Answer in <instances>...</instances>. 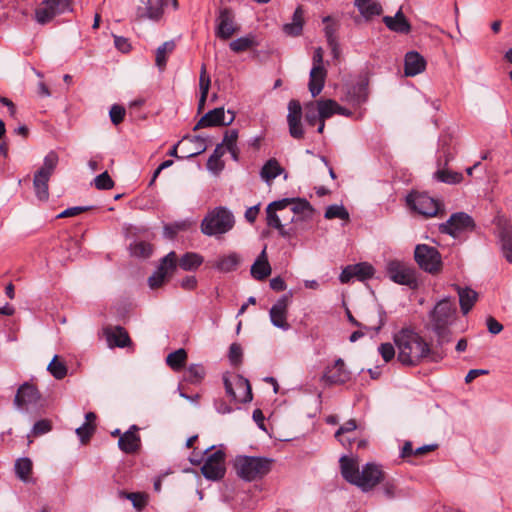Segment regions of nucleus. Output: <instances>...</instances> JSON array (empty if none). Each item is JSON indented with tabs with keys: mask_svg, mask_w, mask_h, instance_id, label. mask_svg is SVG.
<instances>
[{
	"mask_svg": "<svg viewBox=\"0 0 512 512\" xmlns=\"http://www.w3.org/2000/svg\"><path fill=\"white\" fill-rule=\"evenodd\" d=\"M398 348V360L407 366H416L424 359H437L429 344L416 332L402 329L394 336Z\"/></svg>",
	"mask_w": 512,
	"mask_h": 512,
	"instance_id": "obj_1",
	"label": "nucleus"
},
{
	"mask_svg": "<svg viewBox=\"0 0 512 512\" xmlns=\"http://www.w3.org/2000/svg\"><path fill=\"white\" fill-rule=\"evenodd\" d=\"M340 466L343 478L359 487L363 492L371 491L384 480V472L375 463H366L360 471L353 459L342 456L340 458Z\"/></svg>",
	"mask_w": 512,
	"mask_h": 512,
	"instance_id": "obj_2",
	"label": "nucleus"
},
{
	"mask_svg": "<svg viewBox=\"0 0 512 512\" xmlns=\"http://www.w3.org/2000/svg\"><path fill=\"white\" fill-rule=\"evenodd\" d=\"M455 316L456 307L448 298L437 302L430 311L426 328L436 334L440 345L449 342L450 326L453 324Z\"/></svg>",
	"mask_w": 512,
	"mask_h": 512,
	"instance_id": "obj_3",
	"label": "nucleus"
},
{
	"mask_svg": "<svg viewBox=\"0 0 512 512\" xmlns=\"http://www.w3.org/2000/svg\"><path fill=\"white\" fill-rule=\"evenodd\" d=\"M270 459L239 455L235 458L234 468L237 475L248 482L263 478L271 470Z\"/></svg>",
	"mask_w": 512,
	"mask_h": 512,
	"instance_id": "obj_4",
	"label": "nucleus"
},
{
	"mask_svg": "<svg viewBox=\"0 0 512 512\" xmlns=\"http://www.w3.org/2000/svg\"><path fill=\"white\" fill-rule=\"evenodd\" d=\"M235 223L234 215L225 207L209 211L201 222V232L207 236H218L230 231Z\"/></svg>",
	"mask_w": 512,
	"mask_h": 512,
	"instance_id": "obj_5",
	"label": "nucleus"
},
{
	"mask_svg": "<svg viewBox=\"0 0 512 512\" xmlns=\"http://www.w3.org/2000/svg\"><path fill=\"white\" fill-rule=\"evenodd\" d=\"M59 157L56 152L50 151L43 160V165L35 172L33 187L35 195L40 201H47L49 198L48 182L57 167Z\"/></svg>",
	"mask_w": 512,
	"mask_h": 512,
	"instance_id": "obj_6",
	"label": "nucleus"
},
{
	"mask_svg": "<svg viewBox=\"0 0 512 512\" xmlns=\"http://www.w3.org/2000/svg\"><path fill=\"white\" fill-rule=\"evenodd\" d=\"M291 204V200L289 198H284L278 201L271 202L266 208V222L267 225L271 228L277 229L280 236L291 241L294 237L297 236V227L292 226L289 228H285L284 223H281L279 212H285L287 207Z\"/></svg>",
	"mask_w": 512,
	"mask_h": 512,
	"instance_id": "obj_7",
	"label": "nucleus"
},
{
	"mask_svg": "<svg viewBox=\"0 0 512 512\" xmlns=\"http://www.w3.org/2000/svg\"><path fill=\"white\" fill-rule=\"evenodd\" d=\"M414 259L423 271L432 275L438 274L442 270L441 255L433 246L418 244L415 247Z\"/></svg>",
	"mask_w": 512,
	"mask_h": 512,
	"instance_id": "obj_8",
	"label": "nucleus"
},
{
	"mask_svg": "<svg viewBox=\"0 0 512 512\" xmlns=\"http://www.w3.org/2000/svg\"><path fill=\"white\" fill-rule=\"evenodd\" d=\"M387 273L389 278L400 285H406L411 289L418 287L416 270L400 261H390L387 264Z\"/></svg>",
	"mask_w": 512,
	"mask_h": 512,
	"instance_id": "obj_9",
	"label": "nucleus"
},
{
	"mask_svg": "<svg viewBox=\"0 0 512 512\" xmlns=\"http://www.w3.org/2000/svg\"><path fill=\"white\" fill-rule=\"evenodd\" d=\"M323 49L318 47L314 50L313 66L309 75V91L312 97L319 95L324 87L327 71L323 66Z\"/></svg>",
	"mask_w": 512,
	"mask_h": 512,
	"instance_id": "obj_10",
	"label": "nucleus"
},
{
	"mask_svg": "<svg viewBox=\"0 0 512 512\" xmlns=\"http://www.w3.org/2000/svg\"><path fill=\"white\" fill-rule=\"evenodd\" d=\"M226 394L236 403H247L252 400V390L249 381L243 376H236L233 381L224 377Z\"/></svg>",
	"mask_w": 512,
	"mask_h": 512,
	"instance_id": "obj_11",
	"label": "nucleus"
},
{
	"mask_svg": "<svg viewBox=\"0 0 512 512\" xmlns=\"http://www.w3.org/2000/svg\"><path fill=\"white\" fill-rule=\"evenodd\" d=\"M407 204L417 213L432 217L437 215L440 209V203L430 197L427 193H410L406 198Z\"/></svg>",
	"mask_w": 512,
	"mask_h": 512,
	"instance_id": "obj_12",
	"label": "nucleus"
},
{
	"mask_svg": "<svg viewBox=\"0 0 512 512\" xmlns=\"http://www.w3.org/2000/svg\"><path fill=\"white\" fill-rule=\"evenodd\" d=\"M203 476L208 480L217 481L225 474V455L221 450L208 453L201 467Z\"/></svg>",
	"mask_w": 512,
	"mask_h": 512,
	"instance_id": "obj_13",
	"label": "nucleus"
},
{
	"mask_svg": "<svg viewBox=\"0 0 512 512\" xmlns=\"http://www.w3.org/2000/svg\"><path fill=\"white\" fill-rule=\"evenodd\" d=\"M474 228L473 219L464 212L452 214L449 219L439 225L441 233L457 237L461 232L472 230Z\"/></svg>",
	"mask_w": 512,
	"mask_h": 512,
	"instance_id": "obj_14",
	"label": "nucleus"
},
{
	"mask_svg": "<svg viewBox=\"0 0 512 512\" xmlns=\"http://www.w3.org/2000/svg\"><path fill=\"white\" fill-rule=\"evenodd\" d=\"M234 119L235 114L233 111L228 110L226 115L224 108H215L202 116L193 130L196 131L198 129L215 126H228L233 123Z\"/></svg>",
	"mask_w": 512,
	"mask_h": 512,
	"instance_id": "obj_15",
	"label": "nucleus"
},
{
	"mask_svg": "<svg viewBox=\"0 0 512 512\" xmlns=\"http://www.w3.org/2000/svg\"><path fill=\"white\" fill-rule=\"evenodd\" d=\"M289 303L290 295L285 294L281 296L269 310L272 325L283 331L290 329V324L287 321Z\"/></svg>",
	"mask_w": 512,
	"mask_h": 512,
	"instance_id": "obj_16",
	"label": "nucleus"
},
{
	"mask_svg": "<svg viewBox=\"0 0 512 512\" xmlns=\"http://www.w3.org/2000/svg\"><path fill=\"white\" fill-rule=\"evenodd\" d=\"M350 378L351 373L347 370L344 360L338 358L333 365L326 367L321 380L328 385H342L348 382Z\"/></svg>",
	"mask_w": 512,
	"mask_h": 512,
	"instance_id": "obj_17",
	"label": "nucleus"
},
{
	"mask_svg": "<svg viewBox=\"0 0 512 512\" xmlns=\"http://www.w3.org/2000/svg\"><path fill=\"white\" fill-rule=\"evenodd\" d=\"M302 107L298 100H290L288 103L287 123L289 134L294 139H302L305 131L301 122Z\"/></svg>",
	"mask_w": 512,
	"mask_h": 512,
	"instance_id": "obj_18",
	"label": "nucleus"
},
{
	"mask_svg": "<svg viewBox=\"0 0 512 512\" xmlns=\"http://www.w3.org/2000/svg\"><path fill=\"white\" fill-rule=\"evenodd\" d=\"M176 269V253L171 251L161 261L157 270L148 278L150 288L160 287L166 277Z\"/></svg>",
	"mask_w": 512,
	"mask_h": 512,
	"instance_id": "obj_19",
	"label": "nucleus"
},
{
	"mask_svg": "<svg viewBox=\"0 0 512 512\" xmlns=\"http://www.w3.org/2000/svg\"><path fill=\"white\" fill-rule=\"evenodd\" d=\"M40 398V393L35 386L24 383L17 390L14 404L20 410H28L30 406H36Z\"/></svg>",
	"mask_w": 512,
	"mask_h": 512,
	"instance_id": "obj_20",
	"label": "nucleus"
},
{
	"mask_svg": "<svg viewBox=\"0 0 512 512\" xmlns=\"http://www.w3.org/2000/svg\"><path fill=\"white\" fill-rule=\"evenodd\" d=\"M216 22V36L221 39H229L238 30L234 22V14L228 8L220 9Z\"/></svg>",
	"mask_w": 512,
	"mask_h": 512,
	"instance_id": "obj_21",
	"label": "nucleus"
},
{
	"mask_svg": "<svg viewBox=\"0 0 512 512\" xmlns=\"http://www.w3.org/2000/svg\"><path fill=\"white\" fill-rule=\"evenodd\" d=\"M498 238L503 257L512 264V225L510 223L499 221Z\"/></svg>",
	"mask_w": 512,
	"mask_h": 512,
	"instance_id": "obj_22",
	"label": "nucleus"
},
{
	"mask_svg": "<svg viewBox=\"0 0 512 512\" xmlns=\"http://www.w3.org/2000/svg\"><path fill=\"white\" fill-rule=\"evenodd\" d=\"M289 214H291L290 223H298L310 218L313 213V208L310 203L305 199H290Z\"/></svg>",
	"mask_w": 512,
	"mask_h": 512,
	"instance_id": "obj_23",
	"label": "nucleus"
},
{
	"mask_svg": "<svg viewBox=\"0 0 512 512\" xmlns=\"http://www.w3.org/2000/svg\"><path fill=\"white\" fill-rule=\"evenodd\" d=\"M317 111L319 113V120H325L332 117L334 114L349 116L351 112L346 108L340 106L332 99L318 100L316 102Z\"/></svg>",
	"mask_w": 512,
	"mask_h": 512,
	"instance_id": "obj_24",
	"label": "nucleus"
},
{
	"mask_svg": "<svg viewBox=\"0 0 512 512\" xmlns=\"http://www.w3.org/2000/svg\"><path fill=\"white\" fill-rule=\"evenodd\" d=\"M138 427L132 425L128 431L119 437V448L128 454L136 452L140 447V437L137 434Z\"/></svg>",
	"mask_w": 512,
	"mask_h": 512,
	"instance_id": "obj_25",
	"label": "nucleus"
},
{
	"mask_svg": "<svg viewBox=\"0 0 512 512\" xmlns=\"http://www.w3.org/2000/svg\"><path fill=\"white\" fill-rule=\"evenodd\" d=\"M426 61L418 52L410 51L405 55L404 71L406 76H415L425 70Z\"/></svg>",
	"mask_w": 512,
	"mask_h": 512,
	"instance_id": "obj_26",
	"label": "nucleus"
},
{
	"mask_svg": "<svg viewBox=\"0 0 512 512\" xmlns=\"http://www.w3.org/2000/svg\"><path fill=\"white\" fill-rule=\"evenodd\" d=\"M383 22L389 30L396 33L407 34L411 30V25L404 16L401 8L394 16H384Z\"/></svg>",
	"mask_w": 512,
	"mask_h": 512,
	"instance_id": "obj_27",
	"label": "nucleus"
},
{
	"mask_svg": "<svg viewBox=\"0 0 512 512\" xmlns=\"http://www.w3.org/2000/svg\"><path fill=\"white\" fill-rule=\"evenodd\" d=\"M271 271L272 269L267 259L266 247H264L260 255L252 264L250 273L254 279L263 281L271 274Z\"/></svg>",
	"mask_w": 512,
	"mask_h": 512,
	"instance_id": "obj_28",
	"label": "nucleus"
},
{
	"mask_svg": "<svg viewBox=\"0 0 512 512\" xmlns=\"http://www.w3.org/2000/svg\"><path fill=\"white\" fill-rule=\"evenodd\" d=\"M105 333L109 347L124 348L131 344V339L123 327L117 326L113 329H107Z\"/></svg>",
	"mask_w": 512,
	"mask_h": 512,
	"instance_id": "obj_29",
	"label": "nucleus"
},
{
	"mask_svg": "<svg viewBox=\"0 0 512 512\" xmlns=\"http://www.w3.org/2000/svg\"><path fill=\"white\" fill-rule=\"evenodd\" d=\"M354 5L366 20L383 12L381 4L377 0H354Z\"/></svg>",
	"mask_w": 512,
	"mask_h": 512,
	"instance_id": "obj_30",
	"label": "nucleus"
},
{
	"mask_svg": "<svg viewBox=\"0 0 512 512\" xmlns=\"http://www.w3.org/2000/svg\"><path fill=\"white\" fill-rule=\"evenodd\" d=\"M347 317H348L349 322L352 323L354 326L359 327L360 329H365L367 331L368 330H374L376 333H378L381 330L382 326L384 325L385 312L382 311L381 309L376 310L375 311L376 321H372L370 319H366V321L369 323V325L362 324L359 321H357L352 316L350 311H347Z\"/></svg>",
	"mask_w": 512,
	"mask_h": 512,
	"instance_id": "obj_31",
	"label": "nucleus"
},
{
	"mask_svg": "<svg viewBox=\"0 0 512 512\" xmlns=\"http://www.w3.org/2000/svg\"><path fill=\"white\" fill-rule=\"evenodd\" d=\"M166 3L167 0H147L146 7L138 9V16L158 20L163 13V7Z\"/></svg>",
	"mask_w": 512,
	"mask_h": 512,
	"instance_id": "obj_32",
	"label": "nucleus"
},
{
	"mask_svg": "<svg viewBox=\"0 0 512 512\" xmlns=\"http://www.w3.org/2000/svg\"><path fill=\"white\" fill-rule=\"evenodd\" d=\"M304 24V11L301 6H298L292 17L291 23H286L283 26V31L289 36H299L302 33Z\"/></svg>",
	"mask_w": 512,
	"mask_h": 512,
	"instance_id": "obj_33",
	"label": "nucleus"
},
{
	"mask_svg": "<svg viewBox=\"0 0 512 512\" xmlns=\"http://www.w3.org/2000/svg\"><path fill=\"white\" fill-rule=\"evenodd\" d=\"M240 263V257L236 253L220 256L213 262V267L223 273L234 271Z\"/></svg>",
	"mask_w": 512,
	"mask_h": 512,
	"instance_id": "obj_34",
	"label": "nucleus"
},
{
	"mask_svg": "<svg viewBox=\"0 0 512 512\" xmlns=\"http://www.w3.org/2000/svg\"><path fill=\"white\" fill-rule=\"evenodd\" d=\"M457 292L459 296L461 310L463 314H467L473 307L474 303L476 302L478 294L476 291L468 287L461 288L459 286H457Z\"/></svg>",
	"mask_w": 512,
	"mask_h": 512,
	"instance_id": "obj_35",
	"label": "nucleus"
},
{
	"mask_svg": "<svg viewBox=\"0 0 512 512\" xmlns=\"http://www.w3.org/2000/svg\"><path fill=\"white\" fill-rule=\"evenodd\" d=\"M283 168L280 166L279 162L272 158L269 159L262 167L260 171V176L262 180H264L267 184H270L272 180H274L277 176L283 173Z\"/></svg>",
	"mask_w": 512,
	"mask_h": 512,
	"instance_id": "obj_36",
	"label": "nucleus"
},
{
	"mask_svg": "<svg viewBox=\"0 0 512 512\" xmlns=\"http://www.w3.org/2000/svg\"><path fill=\"white\" fill-rule=\"evenodd\" d=\"M174 49L175 42L172 40L164 42L161 46L157 48L155 55V64L160 71L164 70L167 58L173 52Z\"/></svg>",
	"mask_w": 512,
	"mask_h": 512,
	"instance_id": "obj_37",
	"label": "nucleus"
},
{
	"mask_svg": "<svg viewBox=\"0 0 512 512\" xmlns=\"http://www.w3.org/2000/svg\"><path fill=\"white\" fill-rule=\"evenodd\" d=\"M32 467H33V464L29 458L23 457V458L17 459L15 462V465H14V470H15L16 476L21 481L28 482L29 476L32 472Z\"/></svg>",
	"mask_w": 512,
	"mask_h": 512,
	"instance_id": "obj_38",
	"label": "nucleus"
},
{
	"mask_svg": "<svg viewBox=\"0 0 512 512\" xmlns=\"http://www.w3.org/2000/svg\"><path fill=\"white\" fill-rule=\"evenodd\" d=\"M186 359L187 352L185 351V349L180 348L167 355L166 363L174 371H180L184 367Z\"/></svg>",
	"mask_w": 512,
	"mask_h": 512,
	"instance_id": "obj_39",
	"label": "nucleus"
},
{
	"mask_svg": "<svg viewBox=\"0 0 512 512\" xmlns=\"http://www.w3.org/2000/svg\"><path fill=\"white\" fill-rule=\"evenodd\" d=\"M119 496L121 498H126V499L130 500L132 502L133 507L138 511H142L148 502V495L145 493H140V492L128 493L125 491H120Z\"/></svg>",
	"mask_w": 512,
	"mask_h": 512,
	"instance_id": "obj_40",
	"label": "nucleus"
},
{
	"mask_svg": "<svg viewBox=\"0 0 512 512\" xmlns=\"http://www.w3.org/2000/svg\"><path fill=\"white\" fill-rule=\"evenodd\" d=\"M203 262V257L197 253H192V252H189V253H186L184 254L180 261H179V266L185 270V271H188V270H193V269H196L197 267H199Z\"/></svg>",
	"mask_w": 512,
	"mask_h": 512,
	"instance_id": "obj_41",
	"label": "nucleus"
},
{
	"mask_svg": "<svg viewBox=\"0 0 512 512\" xmlns=\"http://www.w3.org/2000/svg\"><path fill=\"white\" fill-rule=\"evenodd\" d=\"M254 36H244L237 38L230 42L229 47L232 51L236 53L247 51L248 49L254 47L256 45Z\"/></svg>",
	"mask_w": 512,
	"mask_h": 512,
	"instance_id": "obj_42",
	"label": "nucleus"
},
{
	"mask_svg": "<svg viewBox=\"0 0 512 512\" xmlns=\"http://www.w3.org/2000/svg\"><path fill=\"white\" fill-rule=\"evenodd\" d=\"M224 153L225 148H223V144H218L207 161V167L209 170L213 172H219L222 170L223 163L221 162V157Z\"/></svg>",
	"mask_w": 512,
	"mask_h": 512,
	"instance_id": "obj_43",
	"label": "nucleus"
},
{
	"mask_svg": "<svg viewBox=\"0 0 512 512\" xmlns=\"http://www.w3.org/2000/svg\"><path fill=\"white\" fill-rule=\"evenodd\" d=\"M434 175L438 181L447 184H458L463 180L461 173L445 169L438 170Z\"/></svg>",
	"mask_w": 512,
	"mask_h": 512,
	"instance_id": "obj_44",
	"label": "nucleus"
},
{
	"mask_svg": "<svg viewBox=\"0 0 512 512\" xmlns=\"http://www.w3.org/2000/svg\"><path fill=\"white\" fill-rule=\"evenodd\" d=\"M205 376V369L200 364H192L190 365L185 373V379L186 381L190 383H198L200 382Z\"/></svg>",
	"mask_w": 512,
	"mask_h": 512,
	"instance_id": "obj_45",
	"label": "nucleus"
},
{
	"mask_svg": "<svg viewBox=\"0 0 512 512\" xmlns=\"http://www.w3.org/2000/svg\"><path fill=\"white\" fill-rule=\"evenodd\" d=\"M130 252L133 256L148 258L152 254V246L144 241H138L130 244Z\"/></svg>",
	"mask_w": 512,
	"mask_h": 512,
	"instance_id": "obj_46",
	"label": "nucleus"
},
{
	"mask_svg": "<svg viewBox=\"0 0 512 512\" xmlns=\"http://www.w3.org/2000/svg\"><path fill=\"white\" fill-rule=\"evenodd\" d=\"M323 23H325L324 32L328 45H335V41H337L336 32L338 25L332 21L330 16L324 17Z\"/></svg>",
	"mask_w": 512,
	"mask_h": 512,
	"instance_id": "obj_47",
	"label": "nucleus"
},
{
	"mask_svg": "<svg viewBox=\"0 0 512 512\" xmlns=\"http://www.w3.org/2000/svg\"><path fill=\"white\" fill-rule=\"evenodd\" d=\"M352 269L355 278L361 281L371 278L374 273L373 267L368 263H358L352 265Z\"/></svg>",
	"mask_w": 512,
	"mask_h": 512,
	"instance_id": "obj_48",
	"label": "nucleus"
},
{
	"mask_svg": "<svg viewBox=\"0 0 512 512\" xmlns=\"http://www.w3.org/2000/svg\"><path fill=\"white\" fill-rule=\"evenodd\" d=\"M381 491L387 499H394L402 496L401 491L397 488V485L393 479L382 480Z\"/></svg>",
	"mask_w": 512,
	"mask_h": 512,
	"instance_id": "obj_49",
	"label": "nucleus"
},
{
	"mask_svg": "<svg viewBox=\"0 0 512 512\" xmlns=\"http://www.w3.org/2000/svg\"><path fill=\"white\" fill-rule=\"evenodd\" d=\"M47 369L58 380L63 379L67 375V367L64 363L58 361L57 356H54Z\"/></svg>",
	"mask_w": 512,
	"mask_h": 512,
	"instance_id": "obj_50",
	"label": "nucleus"
},
{
	"mask_svg": "<svg viewBox=\"0 0 512 512\" xmlns=\"http://www.w3.org/2000/svg\"><path fill=\"white\" fill-rule=\"evenodd\" d=\"M324 217L326 219L339 218L343 220H348L349 213L342 205H330L327 207Z\"/></svg>",
	"mask_w": 512,
	"mask_h": 512,
	"instance_id": "obj_51",
	"label": "nucleus"
},
{
	"mask_svg": "<svg viewBox=\"0 0 512 512\" xmlns=\"http://www.w3.org/2000/svg\"><path fill=\"white\" fill-rule=\"evenodd\" d=\"M357 428L356 421L353 419L345 422L335 433V438L338 439L343 445L351 443L350 438H342V435L345 433L353 432Z\"/></svg>",
	"mask_w": 512,
	"mask_h": 512,
	"instance_id": "obj_52",
	"label": "nucleus"
},
{
	"mask_svg": "<svg viewBox=\"0 0 512 512\" xmlns=\"http://www.w3.org/2000/svg\"><path fill=\"white\" fill-rule=\"evenodd\" d=\"M54 14L51 11V8L44 1L42 6L37 8L35 11V19L40 24H46L50 22L54 18Z\"/></svg>",
	"mask_w": 512,
	"mask_h": 512,
	"instance_id": "obj_53",
	"label": "nucleus"
},
{
	"mask_svg": "<svg viewBox=\"0 0 512 512\" xmlns=\"http://www.w3.org/2000/svg\"><path fill=\"white\" fill-rule=\"evenodd\" d=\"M94 185L99 190H110L114 187V181L107 171L99 174L94 179Z\"/></svg>",
	"mask_w": 512,
	"mask_h": 512,
	"instance_id": "obj_54",
	"label": "nucleus"
},
{
	"mask_svg": "<svg viewBox=\"0 0 512 512\" xmlns=\"http://www.w3.org/2000/svg\"><path fill=\"white\" fill-rule=\"evenodd\" d=\"M185 140H190L192 143L195 144V151L194 152H191L187 155V157H194V156H197L201 153H203L204 151H206L207 149V146L205 144V141L206 139L202 136H193V137H190V136H185L182 141H185Z\"/></svg>",
	"mask_w": 512,
	"mask_h": 512,
	"instance_id": "obj_55",
	"label": "nucleus"
},
{
	"mask_svg": "<svg viewBox=\"0 0 512 512\" xmlns=\"http://www.w3.org/2000/svg\"><path fill=\"white\" fill-rule=\"evenodd\" d=\"M95 431V424L84 423L76 429V434L82 443L87 442Z\"/></svg>",
	"mask_w": 512,
	"mask_h": 512,
	"instance_id": "obj_56",
	"label": "nucleus"
},
{
	"mask_svg": "<svg viewBox=\"0 0 512 512\" xmlns=\"http://www.w3.org/2000/svg\"><path fill=\"white\" fill-rule=\"evenodd\" d=\"M54 16L62 14L69 9V0H45Z\"/></svg>",
	"mask_w": 512,
	"mask_h": 512,
	"instance_id": "obj_57",
	"label": "nucleus"
},
{
	"mask_svg": "<svg viewBox=\"0 0 512 512\" xmlns=\"http://www.w3.org/2000/svg\"><path fill=\"white\" fill-rule=\"evenodd\" d=\"M51 429H52L51 421H49L47 419H42V420L37 421L33 425L31 433L34 436H40V435L48 433L49 431H51Z\"/></svg>",
	"mask_w": 512,
	"mask_h": 512,
	"instance_id": "obj_58",
	"label": "nucleus"
},
{
	"mask_svg": "<svg viewBox=\"0 0 512 512\" xmlns=\"http://www.w3.org/2000/svg\"><path fill=\"white\" fill-rule=\"evenodd\" d=\"M238 139V131L236 129H230L225 132L223 141V148L232 149L234 146H237Z\"/></svg>",
	"mask_w": 512,
	"mask_h": 512,
	"instance_id": "obj_59",
	"label": "nucleus"
},
{
	"mask_svg": "<svg viewBox=\"0 0 512 512\" xmlns=\"http://www.w3.org/2000/svg\"><path fill=\"white\" fill-rule=\"evenodd\" d=\"M109 115H110V119H111V122L115 125H118L120 124L123 119H124V116H125V108L120 106V105H117V104H114L111 109H110V112H109Z\"/></svg>",
	"mask_w": 512,
	"mask_h": 512,
	"instance_id": "obj_60",
	"label": "nucleus"
},
{
	"mask_svg": "<svg viewBox=\"0 0 512 512\" xmlns=\"http://www.w3.org/2000/svg\"><path fill=\"white\" fill-rule=\"evenodd\" d=\"M306 113H305V120L306 122L314 126L319 119V113L317 111V106L315 107V104L313 102H310L306 105Z\"/></svg>",
	"mask_w": 512,
	"mask_h": 512,
	"instance_id": "obj_61",
	"label": "nucleus"
},
{
	"mask_svg": "<svg viewBox=\"0 0 512 512\" xmlns=\"http://www.w3.org/2000/svg\"><path fill=\"white\" fill-rule=\"evenodd\" d=\"M210 83V76L207 74L205 65H202L199 77L200 92H203V94H208Z\"/></svg>",
	"mask_w": 512,
	"mask_h": 512,
	"instance_id": "obj_62",
	"label": "nucleus"
},
{
	"mask_svg": "<svg viewBox=\"0 0 512 512\" xmlns=\"http://www.w3.org/2000/svg\"><path fill=\"white\" fill-rule=\"evenodd\" d=\"M378 351L385 362H389L395 356V349L390 343H383L379 346Z\"/></svg>",
	"mask_w": 512,
	"mask_h": 512,
	"instance_id": "obj_63",
	"label": "nucleus"
},
{
	"mask_svg": "<svg viewBox=\"0 0 512 512\" xmlns=\"http://www.w3.org/2000/svg\"><path fill=\"white\" fill-rule=\"evenodd\" d=\"M229 359L233 365L241 363L242 359V348L239 344L233 343L229 349Z\"/></svg>",
	"mask_w": 512,
	"mask_h": 512,
	"instance_id": "obj_64",
	"label": "nucleus"
}]
</instances>
